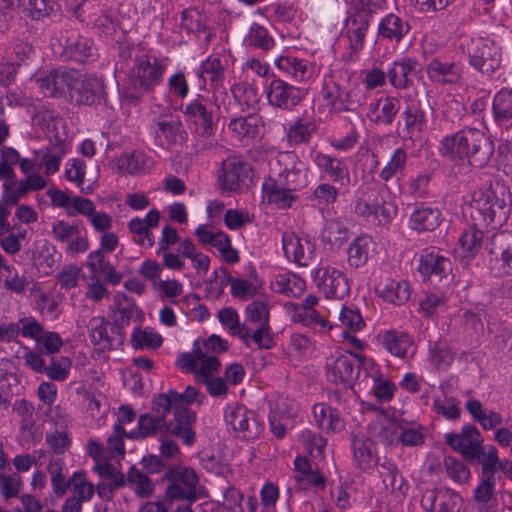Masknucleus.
Masks as SVG:
<instances>
[{
  "label": "nucleus",
  "instance_id": "obj_1",
  "mask_svg": "<svg viewBox=\"0 0 512 512\" xmlns=\"http://www.w3.org/2000/svg\"><path fill=\"white\" fill-rule=\"evenodd\" d=\"M119 55L123 60H133L123 82L122 96L129 103L137 104L161 85L169 60L128 45L121 47Z\"/></svg>",
  "mask_w": 512,
  "mask_h": 512
},
{
  "label": "nucleus",
  "instance_id": "obj_2",
  "mask_svg": "<svg viewBox=\"0 0 512 512\" xmlns=\"http://www.w3.org/2000/svg\"><path fill=\"white\" fill-rule=\"evenodd\" d=\"M440 154L459 166V173L467 167L483 168L490 162L495 148L494 143L483 131L465 128L443 138Z\"/></svg>",
  "mask_w": 512,
  "mask_h": 512
},
{
  "label": "nucleus",
  "instance_id": "obj_3",
  "mask_svg": "<svg viewBox=\"0 0 512 512\" xmlns=\"http://www.w3.org/2000/svg\"><path fill=\"white\" fill-rule=\"evenodd\" d=\"M354 212L360 217L373 216L380 225H386L396 216L394 204L387 202L379 184L364 182L356 191Z\"/></svg>",
  "mask_w": 512,
  "mask_h": 512
},
{
  "label": "nucleus",
  "instance_id": "obj_4",
  "mask_svg": "<svg viewBox=\"0 0 512 512\" xmlns=\"http://www.w3.org/2000/svg\"><path fill=\"white\" fill-rule=\"evenodd\" d=\"M468 56L469 64L485 75H491L501 63L500 47L486 38L470 39L462 45Z\"/></svg>",
  "mask_w": 512,
  "mask_h": 512
},
{
  "label": "nucleus",
  "instance_id": "obj_5",
  "mask_svg": "<svg viewBox=\"0 0 512 512\" xmlns=\"http://www.w3.org/2000/svg\"><path fill=\"white\" fill-rule=\"evenodd\" d=\"M368 358L348 352L336 351L326 360V374L329 381L351 385L363 370V361Z\"/></svg>",
  "mask_w": 512,
  "mask_h": 512
},
{
  "label": "nucleus",
  "instance_id": "obj_6",
  "mask_svg": "<svg viewBox=\"0 0 512 512\" xmlns=\"http://www.w3.org/2000/svg\"><path fill=\"white\" fill-rule=\"evenodd\" d=\"M165 478L169 482L166 488V498L169 501L186 500L192 503L198 499V476L192 468H170L165 472Z\"/></svg>",
  "mask_w": 512,
  "mask_h": 512
},
{
  "label": "nucleus",
  "instance_id": "obj_7",
  "mask_svg": "<svg viewBox=\"0 0 512 512\" xmlns=\"http://www.w3.org/2000/svg\"><path fill=\"white\" fill-rule=\"evenodd\" d=\"M321 96L329 113L340 114L343 112L358 113L362 106L361 99L336 82L332 77L324 79Z\"/></svg>",
  "mask_w": 512,
  "mask_h": 512
},
{
  "label": "nucleus",
  "instance_id": "obj_8",
  "mask_svg": "<svg viewBox=\"0 0 512 512\" xmlns=\"http://www.w3.org/2000/svg\"><path fill=\"white\" fill-rule=\"evenodd\" d=\"M445 438L446 443L470 463L480 462L481 455L485 454L483 438L477 427L472 424L465 425L459 433L446 434Z\"/></svg>",
  "mask_w": 512,
  "mask_h": 512
},
{
  "label": "nucleus",
  "instance_id": "obj_9",
  "mask_svg": "<svg viewBox=\"0 0 512 512\" xmlns=\"http://www.w3.org/2000/svg\"><path fill=\"white\" fill-rule=\"evenodd\" d=\"M219 182L225 191L242 192L252 182V167L238 157H229L222 163Z\"/></svg>",
  "mask_w": 512,
  "mask_h": 512
},
{
  "label": "nucleus",
  "instance_id": "obj_10",
  "mask_svg": "<svg viewBox=\"0 0 512 512\" xmlns=\"http://www.w3.org/2000/svg\"><path fill=\"white\" fill-rule=\"evenodd\" d=\"M88 330L92 344L103 351L118 349L124 343L125 333L103 316L92 317L88 323Z\"/></svg>",
  "mask_w": 512,
  "mask_h": 512
},
{
  "label": "nucleus",
  "instance_id": "obj_11",
  "mask_svg": "<svg viewBox=\"0 0 512 512\" xmlns=\"http://www.w3.org/2000/svg\"><path fill=\"white\" fill-rule=\"evenodd\" d=\"M312 273L317 287L327 298L343 299L349 294L348 279L339 269L329 265H319Z\"/></svg>",
  "mask_w": 512,
  "mask_h": 512
},
{
  "label": "nucleus",
  "instance_id": "obj_12",
  "mask_svg": "<svg viewBox=\"0 0 512 512\" xmlns=\"http://www.w3.org/2000/svg\"><path fill=\"white\" fill-rule=\"evenodd\" d=\"M36 82L46 97L61 98L74 88L77 73L66 68L52 69L41 74Z\"/></svg>",
  "mask_w": 512,
  "mask_h": 512
},
{
  "label": "nucleus",
  "instance_id": "obj_13",
  "mask_svg": "<svg viewBox=\"0 0 512 512\" xmlns=\"http://www.w3.org/2000/svg\"><path fill=\"white\" fill-rule=\"evenodd\" d=\"M196 413L189 407L176 406L173 418L164 422L165 435H173L186 446H191L196 440L194 424Z\"/></svg>",
  "mask_w": 512,
  "mask_h": 512
},
{
  "label": "nucleus",
  "instance_id": "obj_14",
  "mask_svg": "<svg viewBox=\"0 0 512 512\" xmlns=\"http://www.w3.org/2000/svg\"><path fill=\"white\" fill-rule=\"evenodd\" d=\"M487 250L492 256V269L499 276H512V233L503 231L494 234Z\"/></svg>",
  "mask_w": 512,
  "mask_h": 512
},
{
  "label": "nucleus",
  "instance_id": "obj_15",
  "mask_svg": "<svg viewBox=\"0 0 512 512\" xmlns=\"http://www.w3.org/2000/svg\"><path fill=\"white\" fill-rule=\"evenodd\" d=\"M462 497L449 488L427 489L421 497V506L426 512H459Z\"/></svg>",
  "mask_w": 512,
  "mask_h": 512
},
{
  "label": "nucleus",
  "instance_id": "obj_16",
  "mask_svg": "<svg viewBox=\"0 0 512 512\" xmlns=\"http://www.w3.org/2000/svg\"><path fill=\"white\" fill-rule=\"evenodd\" d=\"M370 21L371 18L356 14H352L347 20L346 28L342 36L348 48L344 56L346 60L355 61L360 51L363 50Z\"/></svg>",
  "mask_w": 512,
  "mask_h": 512
},
{
  "label": "nucleus",
  "instance_id": "obj_17",
  "mask_svg": "<svg viewBox=\"0 0 512 512\" xmlns=\"http://www.w3.org/2000/svg\"><path fill=\"white\" fill-rule=\"evenodd\" d=\"M418 271L424 279L440 281L450 274L452 264L436 248H426L420 252Z\"/></svg>",
  "mask_w": 512,
  "mask_h": 512
},
{
  "label": "nucleus",
  "instance_id": "obj_18",
  "mask_svg": "<svg viewBox=\"0 0 512 512\" xmlns=\"http://www.w3.org/2000/svg\"><path fill=\"white\" fill-rule=\"evenodd\" d=\"M304 95L303 89L275 78L270 82L267 99L269 104L274 107L291 110L301 102Z\"/></svg>",
  "mask_w": 512,
  "mask_h": 512
},
{
  "label": "nucleus",
  "instance_id": "obj_19",
  "mask_svg": "<svg viewBox=\"0 0 512 512\" xmlns=\"http://www.w3.org/2000/svg\"><path fill=\"white\" fill-rule=\"evenodd\" d=\"M129 435L120 425H114L113 434L107 439L106 446L101 443L90 440L87 445V452L95 461H108L112 458L124 457L125 446L124 437Z\"/></svg>",
  "mask_w": 512,
  "mask_h": 512
},
{
  "label": "nucleus",
  "instance_id": "obj_20",
  "mask_svg": "<svg viewBox=\"0 0 512 512\" xmlns=\"http://www.w3.org/2000/svg\"><path fill=\"white\" fill-rule=\"evenodd\" d=\"M428 79L440 85H457L461 82L464 66L459 62L432 58L425 68Z\"/></svg>",
  "mask_w": 512,
  "mask_h": 512
},
{
  "label": "nucleus",
  "instance_id": "obj_21",
  "mask_svg": "<svg viewBox=\"0 0 512 512\" xmlns=\"http://www.w3.org/2000/svg\"><path fill=\"white\" fill-rule=\"evenodd\" d=\"M183 114L186 121L195 126L199 136L209 138L214 134L213 113L207 108L205 99L201 95L186 105Z\"/></svg>",
  "mask_w": 512,
  "mask_h": 512
},
{
  "label": "nucleus",
  "instance_id": "obj_22",
  "mask_svg": "<svg viewBox=\"0 0 512 512\" xmlns=\"http://www.w3.org/2000/svg\"><path fill=\"white\" fill-rule=\"evenodd\" d=\"M282 246L287 259L299 266H307L315 257V245L306 237L294 233H284Z\"/></svg>",
  "mask_w": 512,
  "mask_h": 512
},
{
  "label": "nucleus",
  "instance_id": "obj_23",
  "mask_svg": "<svg viewBox=\"0 0 512 512\" xmlns=\"http://www.w3.org/2000/svg\"><path fill=\"white\" fill-rule=\"evenodd\" d=\"M47 182L44 177L39 174L32 173L27 175L25 179L17 180L14 176L13 182L3 188V201L7 205H17L20 199L25 197L31 191H39L46 187Z\"/></svg>",
  "mask_w": 512,
  "mask_h": 512
},
{
  "label": "nucleus",
  "instance_id": "obj_24",
  "mask_svg": "<svg viewBox=\"0 0 512 512\" xmlns=\"http://www.w3.org/2000/svg\"><path fill=\"white\" fill-rule=\"evenodd\" d=\"M226 423L241 434L243 439L251 440L261 434V426L253 411L242 406L235 407L225 415Z\"/></svg>",
  "mask_w": 512,
  "mask_h": 512
},
{
  "label": "nucleus",
  "instance_id": "obj_25",
  "mask_svg": "<svg viewBox=\"0 0 512 512\" xmlns=\"http://www.w3.org/2000/svg\"><path fill=\"white\" fill-rule=\"evenodd\" d=\"M311 158L317 168L324 172L334 183H339L342 186L350 184L349 168L344 161L314 150L311 152Z\"/></svg>",
  "mask_w": 512,
  "mask_h": 512
},
{
  "label": "nucleus",
  "instance_id": "obj_26",
  "mask_svg": "<svg viewBox=\"0 0 512 512\" xmlns=\"http://www.w3.org/2000/svg\"><path fill=\"white\" fill-rule=\"evenodd\" d=\"M474 205L488 224L501 225L507 217L505 201L492 191L481 193L479 199L474 200Z\"/></svg>",
  "mask_w": 512,
  "mask_h": 512
},
{
  "label": "nucleus",
  "instance_id": "obj_27",
  "mask_svg": "<svg viewBox=\"0 0 512 512\" xmlns=\"http://www.w3.org/2000/svg\"><path fill=\"white\" fill-rule=\"evenodd\" d=\"M74 94L77 105L92 106L99 104L105 95L104 81L96 76L84 77L78 85H74Z\"/></svg>",
  "mask_w": 512,
  "mask_h": 512
},
{
  "label": "nucleus",
  "instance_id": "obj_28",
  "mask_svg": "<svg viewBox=\"0 0 512 512\" xmlns=\"http://www.w3.org/2000/svg\"><path fill=\"white\" fill-rule=\"evenodd\" d=\"M294 479L300 489L316 488L323 490L326 486V477L317 469L313 468L305 456H297L294 460Z\"/></svg>",
  "mask_w": 512,
  "mask_h": 512
},
{
  "label": "nucleus",
  "instance_id": "obj_29",
  "mask_svg": "<svg viewBox=\"0 0 512 512\" xmlns=\"http://www.w3.org/2000/svg\"><path fill=\"white\" fill-rule=\"evenodd\" d=\"M62 56L67 61L85 64L97 58L96 48L90 39L82 36H73L66 39Z\"/></svg>",
  "mask_w": 512,
  "mask_h": 512
},
{
  "label": "nucleus",
  "instance_id": "obj_30",
  "mask_svg": "<svg viewBox=\"0 0 512 512\" xmlns=\"http://www.w3.org/2000/svg\"><path fill=\"white\" fill-rule=\"evenodd\" d=\"M419 63L413 58L395 61L387 71L390 84L396 89H406L413 84Z\"/></svg>",
  "mask_w": 512,
  "mask_h": 512
},
{
  "label": "nucleus",
  "instance_id": "obj_31",
  "mask_svg": "<svg viewBox=\"0 0 512 512\" xmlns=\"http://www.w3.org/2000/svg\"><path fill=\"white\" fill-rule=\"evenodd\" d=\"M363 370L372 380V390L379 402L390 401L396 391V386L388 379L383 378L373 360H362Z\"/></svg>",
  "mask_w": 512,
  "mask_h": 512
},
{
  "label": "nucleus",
  "instance_id": "obj_32",
  "mask_svg": "<svg viewBox=\"0 0 512 512\" xmlns=\"http://www.w3.org/2000/svg\"><path fill=\"white\" fill-rule=\"evenodd\" d=\"M430 364L438 371H447L455 359V352L451 349L446 338L430 340L428 347Z\"/></svg>",
  "mask_w": 512,
  "mask_h": 512
},
{
  "label": "nucleus",
  "instance_id": "obj_33",
  "mask_svg": "<svg viewBox=\"0 0 512 512\" xmlns=\"http://www.w3.org/2000/svg\"><path fill=\"white\" fill-rule=\"evenodd\" d=\"M409 23L401 16L389 13L384 16L378 25V36L381 39L400 42L409 32Z\"/></svg>",
  "mask_w": 512,
  "mask_h": 512
},
{
  "label": "nucleus",
  "instance_id": "obj_34",
  "mask_svg": "<svg viewBox=\"0 0 512 512\" xmlns=\"http://www.w3.org/2000/svg\"><path fill=\"white\" fill-rule=\"evenodd\" d=\"M86 265L96 278L103 277L111 284H118L122 279V275L115 270V267L105 260V252L102 250L90 252Z\"/></svg>",
  "mask_w": 512,
  "mask_h": 512
},
{
  "label": "nucleus",
  "instance_id": "obj_35",
  "mask_svg": "<svg viewBox=\"0 0 512 512\" xmlns=\"http://www.w3.org/2000/svg\"><path fill=\"white\" fill-rule=\"evenodd\" d=\"M262 122L259 116L255 114L246 117L232 118L228 124V128L234 136L240 140H252L259 137Z\"/></svg>",
  "mask_w": 512,
  "mask_h": 512
},
{
  "label": "nucleus",
  "instance_id": "obj_36",
  "mask_svg": "<svg viewBox=\"0 0 512 512\" xmlns=\"http://www.w3.org/2000/svg\"><path fill=\"white\" fill-rule=\"evenodd\" d=\"M120 170L134 175L146 173L153 167V159L141 150H133L121 154L117 159Z\"/></svg>",
  "mask_w": 512,
  "mask_h": 512
},
{
  "label": "nucleus",
  "instance_id": "obj_37",
  "mask_svg": "<svg viewBox=\"0 0 512 512\" xmlns=\"http://www.w3.org/2000/svg\"><path fill=\"white\" fill-rule=\"evenodd\" d=\"M401 115L404 120V127L410 134L420 132L426 124L424 105L418 99L405 98V107Z\"/></svg>",
  "mask_w": 512,
  "mask_h": 512
},
{
  "label": "nucleus",
  "instance_id": "obj_38",
  "mask_svg": "<svg viewBox=\"0 0 512 512\" xmlns=\"http://www.w3.org/2000/svg\"><path fill=\"white\" fill-rule=\"evenodd\" d=\"M264 197H266L268 203L276 205L279 209H286L292 206L296 200L294 191L279 185L278 182L270 178L263 183L262 186Z\"/></svg>",
  "mask_w": 512,
  "mask_h": 512
},
{
  "label": "nucleus",
  "instance_id": "obj_39",
  "mask_svg": "<svg viewBox=\"0 0 512 512\" xmlns=\"http://www.w3.org/2000/svg\"><path fill=\"white\" fill-rule=\"evenodd\" d=\"M354 463L361 470H368L377 463L372 440L364 436H356L352 440Z\"/></svg>",
  "mask_w": 512,
  "mask_h": 512
},
{
  "label": "nucleus",
  "instance_id": "obj_40",
  "mask_svg": "<svg viewBox=\"0 0 512 512\" xmlns=\"http://www.w3.org/2000/svg\"><path fill=\"white\" fill-rule=\"evenodd\" d=\"M277 68L297 81L310 79L313 75V66L305 59L293 56H281L275 60Z\"/></svg>",
  "mask_w": 512,
  "mask_h": 512
},
{
  "label": "nucleus",
  "instance_id": "obj_41",
  "mask_svg": "<svg viewBox=\"0 0 512 512\" xmlns=\"http://www.w3.org/2000/svg\"><path fill=\"white\" fill-rule=\"evenodd\" d=\"M441 222V212L437 208L433 207H418L410 216V227L413 230L422 231H433L436 229Z\"/></svg>",
  "mask_w": 512,
  "mask_h": 512
},
{
  "label": "nucleus",
  "instance_id": "obj_42",
  "mask_svg": "<svg viewBox=\"0 0 512 512\" xmlns=\"http://www.w3.org/2000/svg\"><path fill=\"white\" fill-rule=\"evenodd\" d=\"M492 110L498 125H512V89L502 88L494 95Z\"/></svg>",
  "mask_w": 512,
  "mask_h": 512
},
{
  "label": "nucleus",
  "instance_id": "obj_43",
  "mask_svg": "<svg viewBox=\"0 0 512 512\" xmlns=\"http://www.w3.org/2000/svg\"><path fill=\"white\" fill-rule=\"evenodd\" d=\"M313 416L316 425L326 432H337L344 426L337 409L324 403L315 404L313 406Z\"/></svg>",
  "mask_w": 512,
  "mask_h": 512
},
{
  "label": "nucleus",
  "instance_id": "obj_44",
  "mask_svg": "<svg viewBox=\"0 0 512 512\" xmlns=\"http://www.w3.org/2000/svg\"><path fill=\"white\" fill-rule=\"evenodd\" d=\"M349 238V229L340 218L328 220L321 233V240L331 249H339Z\"/></svg>",
  "mask_w": 512,
  "mask_h": 512
},
{
  "label": "nucleus",
  "instance_id": "obj_45",
  "mask_svg": "<svg viewBox=\"0 0 512 512\" xmlns=\"http://www.w3.org/2000/svg\"><path fill=\"white\" fill-rule=\"evenodd\" d=\"M382 343L392 355L405 358L413 346L411 337L402 331L389 330L382 335Z\"/></svg>",
  "mask_w": 512,
  "mask_h": 512
},
{
  "label": "nucleus",
  "instance_id": "obj_46",
  "mask_svg": "<svg viewBox=\"0 0 512 512\" xmlns=\"http://www.w3.org/2000/svg\"><path fill=\"white\" fill-rule=\"evenodd\" d=\"M111 311L119 315L113 322L123 331V328L129 325L138 309L133 298L127 297L122 292H117L113 297Z\"/></svg>",
  "mask_w": 512,
  "mask_h": 512
},
{
  "label": "nucleus",
  "instance_id": "obj_47",
  "mask_svg": "<svg viewBox=\"0 0 512 512\" xmlns=\"http://www.w3.org/2000/svg\"><path fill=\"white\" fill-rule=\"evenodd\" d=\"M374 245V241L369 236L361 235L354 239L348 249L349 265L354 268L365 265L374 250Z\"/></svg>",
  "mask_w": 512,
  "mask_h": 512
},
{
  "label": "nucleus",
  "instance_id": "obj_48",
  "mask_svg": "<svg viewBox=\"0 0 512 512\" xmlns=\"http://www.w3.org/2000/svg\"><path fill=\"white\" fill-rule=\"evenodd\" d=\"M66 154L65 144L57 139L50 147L35 152L36 158L40 157L39 166L45 167V174L51 175L59 170L60 160Z\"/></svg>",
  "mask_w": 512,
  "mask_h": 512
},
{
  "label": "nucleus",
  "instance_id": "obj_49",
  "mask_svg": "<svg viewBox=\"0 0 512 512\" xmlns=\"http://www.w3.org/2000/svg\"><path fill=\"white\" fill-rule=\"evenodd\" d=\"M483 241V232L476 228L470 227L465 230L459 238L458 255L464 259L473 258L481 249Z\"/></svg>",
  "mask_w": 512,
  "mask_h": 512
},
{
  "label": "nucleus",
  "instance_id": "obj_50",
  "mask_svg": "<svg viewBox=\"0 0 512 512\" xmlns=\"http://www.w3.org/2000/svg\"><path fill=\"white\" fill-rule=\"evenodd\" d=\"M378 109L380 111L372 121L377 124L390 125L400 110V101L394 97H386L383 100H377L369 106L371 113L376 112Z\"/></svg>",
  "mask_w": 512,
  "mask_h": 512
},
{
  "label": "nucleus",
  "instance_id": "obj_51",
  "mask_svg": "<svg viewBox=\"0 0 512 512\" xmlns=\"http://www.w3.org/2000/svg\"><path fill=\"white\" fill-rule=\"evenodd\" d=\"M159 137H163L167 146L182 145L187 140V132L178 119L160 120L157 123Z\"/></svg>",
  "mask_w": 512,
  "mask_h": 512
},
{
  "label": "nucleus",
  "instance_id": "obj_52",
  "mask_svg": "<svg viewBox=\"0 0 512 512\" xmlns=\"http://www.w3.org/2000/svg\"><path fill=\"white\" fill-rule=\"evenodd\" d=\"M19 152L9 146H3L0 149V182H2V186L6 183V186H9L16 175L14 170V165L18 164L20 161Z\"/></svg>",
  "mask_w": 512,
  "mask_h": 512
},
{
  "label": "nucleus",
  "instance_id": "obj_53",
  "mask_svg": "<svg viewBox=\"0 0 512 512\" xmlns=\"http://www.w3.org/2000/svg\"><path fill=\"white\" fill-rule=\"evenodd\" d=\"M270 167L271 171L276 175L275 178H281L286 173H293L301 169V162L295 152L282 151L270 162Z\"/></svg>",
  "mask_w": 512,
  "mask_h": 512
},
{
  "label": "nucleus",
  "instance_id": "obj_54",
  "mask_svg": "<svg viewBox=\"0 0 512 512\" xmlns=\"http://www.w3.org/2000/svg\"><path fill=\"white\" fill-rule=\"evenodd\" d=\"M127 481L131 489L140 498H148L154 492V484L148 477L147 473L135 466L130 467L127 474Z\"/></svg>",
  "mask_w": 512,
  "mask_h": 512
},
{
  "label": "nucleus",
  "instance_id": "obj_55",
  "mask_svg": "<svg viewBox=\"0 0 512 512\" xmlns=\"http://www.w3.org/2000/svg\"><path fill=\"white\" fill-rule=\"evenodd\" d=\"M378 472L382 478L385 489L388 492L400 491L404 486V478L400 475L395 463L391 460L385 459L379 464Z\"/></svg>",
  "mask_w": 512,
  "mask_h": 512
},
{
  "label": "nucleus",
  "instance_id": "obj_56",
  "mask_svg": "<svg viewBox=\"0 0 512 512\" xmlns=\"http://www.w3.org/2000/svg\"><path fill=\"white\" fill-rule=\"evenodd\" d=\"M225 74V68L220 58L210 56L202 62L199 68V77L204 82L209 80L210 85L217 88L221 85Z\"/></svg>",
  "mask_w": 512,
  "mask_h": 512
},
{
  "label": "nucleus",
  "instance_id": "obj_57",
  "mask_svg": "<svg viewBox=\"0 0 512 512\" xmlns=\"http://www.w3.org/2000/svg\"><path fill=\"white\" fill-rule=\"evenodd\" d=\"M163 424L164 422H161L159 418L155 417L151 412L142 414L138 419V430L131 431L129 438H137L139 436L144 439L157 434L164 436Z\"/></svg>",
  "mask_w": 512,
  "mask_h": 512
},
{
  "label": "nucleus",
  "instance_id": "obj_58",
  "mask_svg": "<svg viewBox=\"0 0 512 512\" xmlns=\"http://www.w3.org/2000/svg\"><path fill=\"white\" fill-rule=\"evenodd\" d=\"M244 42L249 48H257L263 51H269L275 45V41L268 30L257 23L251 25Z\"/></svg>",
  "mask_w": 512,
  "mask_h": 512
},
{
  "label": "nucleus",
  "instance_id": "obj_59",
  "mask_svg": "<svg viewBox=\"0 0 512 512\" xmlns=\"http://www.w3.org/2000/svg\"><path fill=\"white\" fill-rule=\"evenodd\" d=\"M407 163V153L403 148H397L391 155L389 161L379 172V178L388 182L404 173Z\"/></svg>",
  "mask_w": 512,
  "mask_h": 512
},
{
  "label": "nucleus",
  "instance_id": "obj_60",
  "mask_svg": "<svg viewBox=\"0 0 512 512\" xmlns=\"http://www.w3.org/2000/svg\"><path fill=\"white\" fill-rule=\"evenodd\" d=\"M26 16L34 21H42L54 12L53 0H19Z\"/></svg>",
  "mask_w": 512,
  "mask_h": 512
},
{
  "label": "nucleus",
  "instance_id": "obj_61",
  "mask_svg": "<svg viewBox=\"0 0 512 512\" xmlns=\"http://www.w3.org/2000/svg\"><path fill=\"white\" fill-rule=\"evenodd\" d=\"M380 295L388 302L401 305L410 298V285L404 280H392L381 290Z\"/></svg>",
  "mask_w": 512,
  "mask_h": 512
},
{
  "label": "nucleus",
  "instance_id": "obj_62",
  "mask_svg": "<svg viewBox=\"0 0 512 512\" xmlns=\"http://www.w3.org/2000/svg\"><path fill=\"white\" fill-rule=\"evenodd\" d=\"M177 405L176 399L172 395V390H169L167 393H159L152 399L151 413L159 418L161 422H166L167 416L171 411H175Z\"/></svg>",
  "mask_w": 512,
  "mask_h": 512
},
{
  "label": "nucleus",
  "instance_id": "obj_63",
  "mask_svg": "<svg viewBox=\"0 0 512 512\" xmlns=\"http://www.w3.org/2000/svg\"><path fill=\"white\" fill-rule=\"evenodd\" d=\"M442 391L441 396H437L434 399L433 407L436 413L443 415L449 420H456L460 417V409L458 407V401L450 396L446 395L444 385L440 386Z\"/></svg>",
  "mask_w": 512,
  "mask_h": 512
},
{
  "label": "nucleus",
  "instance_id": "obj_64",
  "mask_svg": "<svg viewBox=\"0 0 512 512\" xmlns=\"http://www.w3.org/2000/svg\"><path fill=\"white\" fill-rule=\"evenodd\" d=\"M180 25L189 33L204 32L206 17L196 8H187L181 12Z\"/></svg>",
  "mask_w": 512,
  "mask_h": 512
}]
</instances>
